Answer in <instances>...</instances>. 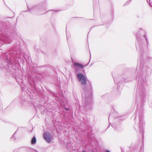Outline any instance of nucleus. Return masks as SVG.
I'll return each mask as SVG.
<instances>
[{
	"label": "nucleus",
	"instance_id": "4",
	"mask_svg": "<svg viewBox=\"0 0 152 152\" xmlns=\"http://www.w3.org/2000/svg\"><path fill=\"white\" fill-rule=\"evenodd\" d=\"M20 48L19 45L16 46L15 45L12 49L8 51L7 53H4L2 54L3 59L5 60L7 63V65L8 66L13 64L12 61L13 60H15L17 58V56H16V50Z\"/></svg>",
	"mask_w": 152,
	"mask_h": 152
},
{
	"label": "nucleus",
	"instance_id": "18",
	"mask_svg": "<svg viewBox=\"0 0 152 152\" xmlns=\"http://www.w3.org/2000/svg\"><path fill=\"white\" fill-rule=\"evenodd\" d=\"M113 12H114L112 10V15L113 14V13H114Z\"/></svg>",
	"mask_w": 152,
	"mask_h": 152
},
{
	"label": "nucleus",
	"instance_id": "1",
	"mask_svg": "<svg viewBox=\"0 0 152 152\" xmlns=\"http://www.w3.org/2000/svg\"><path fill=\"white\" fill-rule=\"evenodd\" d=\"M77 77L81 84L84 86V99L82 100V106L85 110H89L92 107V86L89 81L87 83L86 79L84 75L80 73L77 74Z\"/></svg>",
	"mask_w": 152,
	"mask_h": 152
},
{
	"label": "nucleus",
	"instance_id": "6",
	"mask_svg": "<svg viewBox=\"0 0 152 152\" xmlns=\"http://www.w3.org/2000/svg\"><path fill=\"white\" fill-rule=\"evenodd\" d=\"M47 5V1H45L37 5L31 7L30 8L27 7L29 12L32 14H34L35 12L37 11L44 10Z\"/></svg>",
	"mask_w": 152,
	"mask_h": 152
},
{
	"label": "nucleus",
	"instance_id": "3",
	"mask_svg": "<svg viewBox=\"0 0 152 152\" xmlns=\"http://www.w3.org/2000/svg\"><path fill=\"white\" fill-rule=\"evenodd\" d=\"M142 36L144 37L146 41L147 46H148L149 45V43L147 36L145 34V32L142 29H140V30L138 31L136 34V39L137 41L135 43V46L136 50L139 52L140 56V60L141 62L144 60L143 58V45L142 44L140 40V39Z\"/></svg>",
	"mask_w": 152,
	"mask_h": 152
},
{
	"label": "nucleus",
	"instance_id": "5",
	"mask_svg": "<svg viewBox=\"0 0 152 152\" xmlns=\"http://www.w3.org/2000/svg\"><path fill=\"white\" fill-rule=\"evenodd\" d=\"M113 78L115 83H117V86L118 87L119 86H120V84L124 83L129 81H132L135 79L136 77L135 76H129L127 73L125 72L121 76V79L119 82H117V80L116 78L113 77Z\"/></svg>",
	"mask_w": 152,
	"mask_h": 152
},
{
	"label": "nucleus",
	"instance_id": "25",
	"mask_svg": "<svg viewBox=\"0 0 152 152\" xmlns=\"http://www.w3.org/2000/svg\"><path fill=\"white\" fill-rule=\"evenodd\" d=\"M83 152H86L85 151H83Z\"/></svg>",
	"mask_w": 152,
	"mask_h": 152
},
{
	"label": "nucleus",
	"instance_id": "14",
	"mask_svg": "<svg viewBox=\"0 0 152 152\" xmlns=\"http://www.w3.org/2000/svg\"><path fill=\"white\" fill-rule=\"evenodd\" d=\"M132 0H129L126 1L124 5V6H126L129 3V1H131Z\"/></svg>",
	"mask_w": 152,
	"mask_h": 152
},
{
	"label": "nucleus",
	"instance_id": "22",
	"mask_svg": "<svg viewBox=\"0 0 152 152\" xmlns=\"http://www.w3.org/2000/svg\"><path fill=\"white\" fill-rule=\"evenodd\" d=\"M66 34L67 39H67H67V37H67V33H66Z\"/></svg>",
	"mask_w": 152,
	"mask_h": 152
},
{
	"label": "nucleus",
	"instance_id": "21",
	"mask_svg": "<svg viewBox=\"0 0 152 152\" xmlns=\"http://www.w3.org/2000/svg\"><path fill=\"white\" fill-rule=\"evenodd\" d=\"M137 112L138 113V111H137V112H136V115H135V116L136 115H137Z\"/></svg>",
	"mask_w": 152,
	"mask_h": 152
},
{
	"label": "nucleus",
	"instance_id": "15",
	"mask_svg": "<svg viewBox=\"0 0 152 152\" xmlns=\"http://www.w3.org/2000/svg\"><path fill=\"white\" fill-rule=\"evenodd\" d=\"M80 68L78 67H75V71L76 73L79 72L80 70Z\"/></svg>",
	"mask_w": 152,
	"mask_h": 152
},
{
	"label": "nucleus",
	"instance_id": "2",
	"mask_svg": "<svg viewBox=\"0 0 152 152\" xmlns=\"http://www.w3.org/2000/svg\"><path fill=\"white\" fill-rule=\"evenodd\" d=\"M146 83V79L140 76L138 80V86L136 91V102L140 100V107L138 112V124H144L145 122L144 119V113L145 110L144 108V104L146 92L144 85Z\"/></svg>",
	"mask_w": 152,
	"mask_h": 152
},
{
	"label": "nucleus",
	"instance_id": "13",
	"mask_svg": "<svg viewBox=\"0 0 152 152\" xmlns=\"http://www.w3.org/2000/svg\"><path fill=\"white\" fill-rule=\"evenodd\" d=\"M142 71H143V70H142H142H141V72L140 73V75H139V77L140 76H141L142 77H143V78L144 79H146L145 78H144L143 76L142 75Z\"/></svg>",
	"mask_w": 152,
	"mask_h": 152
},
{
	"label": "nucleus",
	"instance_id": "16",
	"mask_svg": "<svg viewBox=\"0 0 152 152\" xmlns=\"http://www.w3.org/2000/svg\"><path fill=\"white\" fill-rule=\"evenodd\" d=\"M65 109L67 111L69 110L68 108H65Z\"/></svg>",
	"mask_w": 152,
	"mask_h": 152
},
{
	"label": "nucleus",
	"instance_id": "7",
	"mask_svg": "<svg viewBox=\"0 0 152 152\" xmlns=\"http://www.w3.org/2000/svg\"><path fill=\"white\" fill-rule=\"evenodd\" d=\"M0 40L8 44L10 43L12 41V39L10 37L7 35L4 36L1 34H0Z\"/></svg>",
	"mask_w": 152,
	"mask_h": 152
},
{
	"label": "nucleus",
	"instance_id": "11",
	"mask_svg": "<svg viewBox=\"0 0 152 152\" xmlns=\"http://www.w3.org/2000/svg\"><path fill=\"white\" fill-rule=\"evenodd\" d=\"M116 117L117 118L116 120H118L120 121H123L125 120L126 118V117L125 115H124L118 116Z\"/></svg>",
	"mask_w": 152,
	"mask_h": 152
},
{
	"label": "nucleus",
	"instance_id": "17",
	"mask_svg": "<svg viewBox=\"0 0 152 152\" xmlns=\"http://www.w3.org/2000/svg\"><path fill=\"white\" fill-rule=\"evenodd\" d=\"M90 61V60L88 62V63L86 65V66H87V65H88V64H89Z\"/></svg>",
	"mask_w": 152,
	"mask_h": 152
},
{
	"label": "nucleus",
	"instance_id": "24",
	"mask_svg": "<svg viewBox=\"0 0 152 152\" xmlns=\"http://www.w3.org/2000/svg\"><path fill=\"white\" fill-rule=\"evenodd\" d=\"M137 69H136V72H137Z\"/></svg>",
	"mask_w": 152,
	"mask_h": 152
},
{
	"label": "nucleus",
	"instance_id": "23",
	"mask_svg": "<svg viewBox=\"0 0 152 152\" xmlns=\"http://www.w3.org/2000/svg\"><path fill=\"white\" fill-rule=\"evenodd\" d=\"M82 97H83V96H84V95L83 94L82 95Z\"/></svg>",
	"mask_w": 152,
	"mask_h": 152
},
{
	"label": "nucleus",
	"instance_id": "10",
	"mask_svg": "<svg viewBox=\"0 0 152 152\" xmlns=\"http://www.w3.org/2000/svg\"><path fill=\"white\" fill-rule=\"evenodd\" d=\"M73 66H74L78 67L80 69H83L84 67V66L82 64L77 62L74 63Z\"/></svg>",
	"mask_w": 152,
	"mask_h": 152
},
{
	"label": "nucleus",
	"instance_id": "9",
	"mask_svg": "<svg viewBox=\"0 0 152 152\" xmlns=\"http://www.w3.org/2000/svg\"><path fill=\"white\" fill-rule=\"evenodd\" d=\"M43 137L48 143H50L51 141L52 137L51 134L48 132H45L43 134Z\"/></svg>",
	"mask_w": 152,
	"mask_h": 152
},
{
	"label": "nucleus",
	"instance_id": "19",
	"mask_svg": "<svg viewBox=\"0 0 152 152\" xmlns=\"http://www.w3.org/2000/svg\"><path fill=\"white\" fill-rule=\"evenodd\" d=\"M54 11H55V12H58V11L57 10H54Z\"/></svg>",
	"mask_w": 152,
	"mask_h": 152
},
{
	"label": "nucleus",
	"instance_id": "8",
	"mask_svg": "<svg viewBox=\"0 0 152 152\" xmlns=\"http://www.w3.org/2000/svg\"><path fill=\"white\" fill-rule=\"evenodd\" d=\"M113 108V111H111L110 113V115L109 116V124H111V122H110V120H113L116 119L117 117V113L115 112V110L113 107V106H112Z\"/></svg>",
	"mask_w": 152,
	"mask_h": 152
},
{
	"label": "nucleus",
	"instance_id": "12",
	"mask_svg": "<svg viewBox=\"0 0 152 152\" xmlns=\"http://www.w3.org/2000/svg\"><path fill=\"white\" fill-rule=\"evenodd\" d=\"M36 141V138L35 137H34L32 138V139L31 140V144H34L35 143Z\"/></svg>",
	"mask_w": 152,
	"mask_h": 152
},
{
	"label": "nucleus",
	"instance_id": "20",
	"mask_svg": "<svg viewBox=\"0 0 152 152\" xmlns=\"http://www.w3.org/2000/svg\"><path fill=\"white\" fill-rule=\"evenodd\" d=\"M105 152H110L108 151H106Z\"/></svg>",
	"mask_w": 152,
	"mask_h": 152
}]
</instances>
